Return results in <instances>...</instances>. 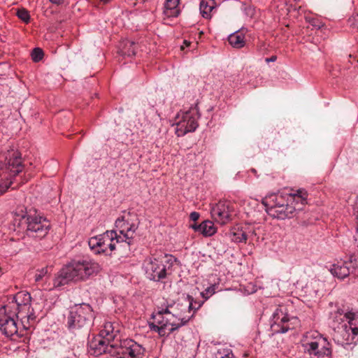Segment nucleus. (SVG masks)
<instances>
[{"label":"nucleus","mask_w":358,"mask_h":358,"mask_svg":"<svg viewBox=\"0 0 358 358\" xmlns=\"http://www.w3.org/2000/svg\"><path fill=\"white\" fill-rule=\"evenodd\" d=\"M119 331L115 330L114 325L111 322H106L103 328L100 331L99 335L105 338L108 341H111L112 343H115V339L117 336ZM118 343V341H116Z\"/></svg>","instance_id":"obj_23"},{"label":"nucleus","mask_w":358,"mask_h":358,"mask_svg":"<svg viewBox=\"0 0 358 358\" xmlns=\"http://www.w3.org/2000/svg\"><path fill=\"white\" fill-rule=\"evenodd\" d=\"M138 224L139 220L135 214L129 213L115 221L116 227L119 228L120 234L127 240H132Z\"/></svg>","instance_id":"obj_14"},{"label":"nucleus","mask_w":358,"mask_h":358,"mask_svg":"<svg viewBox=\"0 0 358 358\" xmlns=\"http://www.w3.org/2000/svg\"><path fill=\"white\" fill-rule=\"evenodd\" d=\"M212 218L220 224H225L231 220V213L229 205L226 202H219L211 208Z\"/></svg>","instance_id":"obj_18"},{"label":"nucleus","mask_w":358,"mask_h":358,"mask_svg":"<svg viewBox=\"0 0 358 358\" xmlns=\"http://www.w3.org/2000/svg\"><path fill=\"white\" fill-rule=\"evenodd\" d=\"M93 310L88 303L76 304L69 312L66 324L75 335H88L93 319Z\"/></svg>","instance_id":"obj_6"},{"label":"nucleus","mask_w":358,"mask_h":358,"mask_svg":"<svg viewBox=\"0 0 358 358\" xmlns=\"http://www.w3.org/2000/svg\"><path fill=\"white\" fill-rule=\"evenodd\" d=\"M187 299L189 301V310H194V311L198 310L201 306L203 303L197 302L196 301H194V299L192 296L188 295Z\"/></svg>","instance_id":"obj_30"},{"label":"nucleus","mask_w":358,"mask_h":358,"mask_svg":"<svg viewBox=\"0 0 358 358\" xmlns=\"http://www.w3.org/2000/svg\"><path fill=\"white\" fill-rule=\"evenodd\" d=\"M164 257H150L145 260L144 267L147 277L154 281H160L166 276V268L164 264Z\"/></svg>","instance_id":"obj_12"},{"label":"nucleus","mask_w":358,"mask_h":358,"mask_svg":"<svg viewBox=\"0 0 358 358\" xmlns=\"http://www.w3.org/2000/svg\"><path fill=\"white\" fill-rule=\"evenodd\" d=\"M15 15L24 22H29L30 20V14L29 11L24 8L17 9L15 10Z\"/></svg>","instance_id":"obj_28"},{"label":"nucleus","mask_w":358,"mask_h":358,"mask_svg":"<svg viewBox=\"0 0 358 358\" xmlns=\"http://www.w3.org/2000/svg\"><path fill=\"white\" fill-rule=\"evenodd\" d=\"M110 0H101V1H102L103 3H107L108 2H109Z\"/></svg>","instance_id":"obj_39"},{"label":"nucleus","mask_w":358,"mask_h":358,"mask_svg":"<svg viewBox=\"0 0 358 358\" xmlns=\"http://www.w3.org/2000/svg\"><path fill=\"white\" fill-rule=\"evenodd\" d=\"M215 0H201L199 5V10L201 16L206 20H210L212 17V12L215 8Z\"/></svg>","instance_id":"obj_22"},{"label":"nucleus","mask_w":358,"mask_h":358,"mask_svg":"<svg viewBox=\"0 0 358 358\" xmlns=\"http://www.w3.org/2000/svg\"><path fill=\"white\" fill-rule=\"evenodd\" d=\"M348 323L343 324L334 335V341L342 346L350 345L358 336V311L352 310L345 313Z\"/></svg>","instance_id":"obj_9"},{"label":"nucleus","mask_w":358,"mask_h":358,"mask_svg":"<svg viewBox=\"0 0 358 358\" xmlns=\"http://www.w3.org/2000/svg\"><path fill=\"white\" fill-rule=\"evenodd\" d=\"M193 316L194 314L188 317H178L166 308L152 315L154 322L149 323V327L152 331L157 332L162 337L169 336L171 333L187 324Z\"/></svg>","instance_id":"obj_7"},{"label":"nucleus","mask_w":358,"mask_h":358,"mask_svg":"<svg viewBox=\"0 0 358 358\" xmlns=\"http://www.w3.org/2000/svg\"><path fill=\"white\" fill-rule=\"evenodd\" d=\"M357 266V260L355 258L350 257L348 261L334 264L330 271L337 278L343 279L352 273Z\"/></svg>","instance_id":"obj_16"},{"label":"nucleus","mask_w":358,"mask_h":358,"mask_svg":"<svg viewBox=\"0 0 358 358\" xmlns=\"http://www.w3.org/2000/svg\"><path fill=\"white\" fill-rule=\"evenodd\" d=\"M303 347L306 352L317 358H324L331 355L330 343L320 334H317L314 341L303 344Z\"/></svg>","instance_id":"obj_13"},{"label":"nucleus","mask_w":358,"mask_h":358,"mask_svg":"<svg viewBox=\"0 0 358 358\" xmlns=\"http://www.w3.org/2000/svg\"><path fill=\"white\" fill-rule=\"evenodd\" d=\"M48 267L42 268L40 270H37L36 273L35 275V281L36 282H40L43 280L44 277H45L48 275Z\"/></svg>","instance_id":"obj_31"},{"label":"nucleus","mask_w":358,"mask_h":358,"mask_svg":"<svg viewBox=\"0 0 358 358\" xmlns=\"http://www.w3.org/2000/svg\"><path fill=\"white\" fill-rule=\"evenodd\" d=\"M137 46L134 41L123 40L120 43L118 52L122 56L131 57L136 55Z\"/></svg>","instance_id":"obj_20"},{"label":"nucleus","mask_w":358,"mask_h":358,"mask_svg":"<svg viewBox=\"0 0 358 358\" xmlns=\"http://www.w3.org/2000/svg\"><path fill=\"white\" fill-rule=\"evenodd\" d=\"M199 216H200L199 213L197 212H195V211L191 213L189 215V217H190L191 220H192V221H196L199 218Z\"/></svg>","instance_id":"obj_33"},{"label":"nucleus","mask_w":358,"mask_h":358,"mask_svg":"<svg viewBox=\"0 0 358 358\" xmlns=\"http://www.w3.org/2000/svg\"><path fill=\"white\" fill-rule=\"evenodd\" d=\"M216 357L217 358H233L234 355L231 350L223 349L222 350H218Z\"/></svg>","instance_id":"obj_32"},{"label":"nucleus","mask_w":358,"mask_h":358,"mask_svg":"<svg viewBox=\"0 0 358 358\" xmlns=\"http://www.w3.org/2000/svg\"><path fill=\"white\" fill-rule=\"evenodd\" d=\"M198 227H199V225H198V224H192V225L191 226V227H192V229H194L195 231H199V232H200V229H199V228H197Z\"/></svg>","instance_id":"obj_38"},{"label":"nucleus","mask_w":358,"mask_h":358,"mask_svg":"<svg viewBox=\"0 0 358 358\" xmlns=\"http://www.w3.org/2000/svg\"><path fill=\"white\" fill-rule=\"evenodd\" d=\"M89 348L94 356L108 353L113 358H138L145 352V348L133 340L112 343L100 335L89 341Z\"/></svg>","instance_id":"obj_2"},{"label":"nucleus","mask_w":358,"mask_h":358,"mask_svg":"<svg viewBox=\"0 0 358 358\" xmlns=\"http://www.w3.org/2000/svg\"><path fill=\"white\" fill-rule=\"evenodd\" d=\"M250 234H251V235H255L254 230H249L248 231H246L243 229H238L236 231L233 232L231 239L236 243H245L250 236Z\"/></svg>","instance_id":"obj_25"},{"label":"nucleus","mask_w":358,"mask_h":358,"mask_svg":"<svg viewBox=\"0 0 358 358\" xmlns=\"http://www.w3.org/2000/svg\"><path fill=\"white\" fill-rule=\"evenodd\" d=\"M43 51L40 48H35L31 52V59L34 62H40L43 57Z\"/></svg>","instance_id":"obj_29"},{"label":"nucleus","mask_w":358,"mask_h":358,"mask_svg":"<svg viewBox=\"0 0 358 358\" xmlns=\"http://www.w3.org/2000/svg\"><path fill=\"white\" fill-rule=\"evenodd\" d=\"M101 269V266L92 260H72L64 266L55 278L54 287L63 286L70 281L86 280L90 276L97 274Z\"/></svg>","instance_id":"obj_3"},{"label":"nucleus","mask_w":358,"mask_h":358,"mask_svg":"<svg viewBox=\"0 0 358 358\" xmlns=\"http://www.w3.org/2000/svg\"><path fill=\"white\" fill-rule=\"evenodd\" d=\"M244 34L243 30L241 29L229 36L228 41L230 45L236 48H240L244 46L245 40H244Z\"/></svg>","instance_id":"obj_24"},{"label":"nucleus","mask_w":358,"mask_h":358,"mask_svg":"<svg viewBox=\"0 0 358 358\" xmlns=\"http://www.w3.org/2000/svg\"><path fill=\"white\" fill-rule=\"evenodd\" d=\"M13 226L14 231H23L27 237L35 240L45 238L50 229L45 218L27 215L22 208L14 213Z\"/></svg>","instance_id":"obj_5"},{"label":"nucleus","mask_w":358,"mask_h":358,"mask_svg":"<svg viewBox=\"0 0 358 358\" xmlns=\"http://www.w3.org/2000/svg\"><path fill=\"white\" fill-rule=\"evenodd\" d=\"M183 44H184V45H181V47H180V49H181V50H184V49H185V45L186 47H188V46L190 45V42H189V41H187V40H185V41H183Z\"/></svg>","instance_id":"obj_36"},{"label":"nucleus","mask_w":358,"mask_h":358,"mask_svg":"<svg viewBox=\"0 0 358 358\" xmlns=\"http://www.w3.org/2000/svg\"><path fill=\"white\" fill-rule=\"evenodd\" d=\"M286 27H289V24H287Z\"/></svg>","instance_id":"obj_40"},{"label":"nucleus","mask_w":358,"mask_h":358,"mask_svg":"<svg viewBox=\"0 0 358 358\" xmlns=\"http://www.w3.org/2000/svg\"><path fill=\"white\" fill-rule=\"evenodd\" d=\"M31 297L29 292H19L10 298V301L3 306L7 309L17 314V319H20L24 329H28L31 321H34L35 315L31 308Z\"/></svg>","instance_id":"obj_8"},{"label":"nucleus","mask_w":358,"mask_h":358,"mask_svg":"<svg viewBox=\"0 0 358 358\" xmlns=\"http://www.w3.org/2000/svg\"><path fill=\"white\" fill-rule=\"evenodd\" d=\"M17 314L10 311L6 307L0 308V331L10 340L17 341L23 334L19 331L16 322Z\"/></svg>","instance_id":"obj_11"},{"label":"nucleus","mask_w":358,"mask_h":358,"mask_svg":"<svg viewBox=\"0 0 358 358\" xmlns=\"http://www.w3.org/2000/svg\"><path fill=\"white\" fill-rule=\"evenodd\" d=\"M124 237L121 236H116V245L113 255L118 259L128 257L131 253V240H123Z\"/></svg>","instance_id":"obj_19"},{"label":"nucleus","mask_w":358,"mask_h":358,"mask_svg":"<svg viewBox=\"0 0 358 358\" xmlns=\"http://www.w3.org/2000/svg\"><path fill=\"white\" fill-rule=\"evenodd\" d=\"M50 1L55 5H63L66 3V0H50Z\"/></svg>","instance_id":"obj_34"},{"label":"nucleus","mask_w":358,"mask_h":358,"mask_svg":"<svg viewBox=\"0 0 358 358\" xmlns=\"http://www.w3.org/2000/svg\"><path fill=\"white\" fill-rule=\"evenodd\" d=\"M180 0H166L164 3V15L167 18L178 16L180 9L178 5Z\"/></svg>","instance_id":"obj_21"},{"label":"nucleus","mask_w":358,"mask_h":358,"mask_svg":"<svg viewBox=\"0 0 358 358\" xmlns=\"http://www.w3.org/2000/svg\"><path fill=\"white\" fill-rule=\"evenodd\" d=\"M325 24H322L320 25V24H310L308 25L306 28L303 27V33L306 34L308 35L312 34V31L315 30L317 34H319L320 32L322 31V29L324 27Z\"/></svg>","instance_id":"obj_27"},{"label":"nucleus","mask_w":358,"mask_h":358,"mask_svg":"<svg viewBox=\"0 0 358 358\" xmlns=\"http://www.w3.org/2000/svg\"><path fill=\"white\" fill-rule=\"evenodd\" d=\"M307 196V192L299 189L293 193L271 194L262 200V203L271 217L285 220L293 217L296 211L303 209Z\"/></svg>","instance_id":"obj_1"},{"label":"nucleus","mask_w":358,"mask_h":358,"mask_svg":"<svg viewBox=\"0 0 358 358\" xmlns=\"http://www.w3.org/2000/svg\"><path fill=\"white\" fill-rule=\"evenodd\" d=\"M116 236L115 231H106L105 233L89 239L90 248L96 254H105L111 256L115 248Z\"/></svg>","instance_id":"obj_10"},{"label":"nucleus","mask_w":358,"mask_h":358,"mask_svg":"<svg viewBox=\"0 0 358 358\" xmlns=\"http://www.w3.org/2000/svg\"><path fill=\"white\" fill-rule=\"evenodd\" d=\"M273 322L271 325L272 330L276 333H286L292 327L288 324L289 317L287 314H285L282 310V307L279 306L276 308L273 313Z\"/></svg>","instance_id":"obj_17"},{"label":"nucleus","mask_w":358,"mask_h":358,"mask_svg":"<svg viewBox=\"0 0 358 358\" xmlns=\"http://www.w3.org/2000/svg\"><path fill=\"white\" fill-rule=\"evenodd\" d=\"M276 59H277V57L275 55H273L271 57L266 58V62L267 63L273 62L276 61Z\"/></svg>","instance_id":"obj_35"},{"label":"nucleus","mask_w":358,"mask_h":358,"mask_svg":"<svg viewBox=\"0 0 358 358\" xmlns=\"http://www.w3.org/2000/svg\"><path fill=\"white\" fill-rule=\"evenodd\" d=\"M349 310H348V312ZM345 313H347V311H344L343 309H341V308H338L336 311V314L339 315H344L345 314Z\"/></svg>","instance_id":"obj_37"},{"label":"nucleus","mask_w":358,"mask_h":358,"mask_svg":"<svg viewBox=\"0 0 358 358\" xmlns=\"http://www.w3.org/2000/svg\"><path fill=\"white\" fill-rule=\"evenodd\" d=\"M197 228L200 229V233L205 236H210L215 233L214 224L209 220L203 221L202 223L199 224Z\"/></svg>","instance_id":"obj_26"},{"label":"nucleus","mask_w":358,"mask_h":358,"mask_svg":"<svg viewBox=\"0 0 358 358\" xmlns=\"http://www.w3.org/2000/svg\"><path fill=\"white\" fill-rule=\"evenodd\" d=\"M357 62H358V59H357Z\"/></svg>","instance_id":"obj_41"},{"label":"nucleus","mask_w":358,"mask_h":358,"mask_svg":"<svg viewBox=\"0 0 358 358\" xmlns=\"http://www.w3.org/2000/svg\"><path fill=\"white\" fill-rule=\"evenodd\" d=\"M24 166L21 153L14 147L0 152V195L13 183V178L22 171Z\"/></svg>","instance_id":"obj_4"},{"label":"nucleus","mask_w":358,"mask_h":358,"mask_svg":"<svg viewBox=\"0 0 358 358\" xmlns=\"http://www.w3.org/2000/svg\"><path fill=\"white\" fill-rule=\"evenodd\" d=\"M198 118L199 113L197 109L196 108H190V110L183 114L182 121L178 124L179 131H180L182 134L195 131L198 127Z\"/></svg>","instance_id":"obj_15"}]
</instances>
